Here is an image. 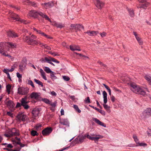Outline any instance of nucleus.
<instances>
[{
    "label": "nucleus",
    "instance_id": "obj_1",
    "mask_svg": "<svg viewBox=\"0 0 151 151\" xmlns=\"http://www.w3.org/2000/svg\"><path fill=\"white\" fill-rule=\"evenodd\" d=\"M130 89L134 93H138L143 96L146 94L145 91H148L147 88L146 87H140L137 86L136 84L131 83L130 84Z\"/></svg>",
    "mask_w": 151,
    "mask_h": 151
},
{
    "label": "nucleus",
    "instance_id": "obj_2",
    "mask_svg": "<svg viewBox=\"0 0 151 151\" xmlns=\"http://www.w3.org/2000/svg\"><path fill=\"white\" fill-rule=\"evenodd\" d=\"M38 15L45 18L46 20H48L51 22V20L49 17L47 15L41 12H37L35 10L31 11L27 14L29 17H34L35 18H37Z\"/></svg>",
    "mask_w": 151,
    "mask_h": 151
},
{
    "label": "nucleus",
    "instance_id": "obj_3",
    "mask_svg": "<svg viewBox=\"0 0 151 151\" xmlns=\"http://www.w3.org/2000/svg\"><path fill=\"white\" fill-rule=\"evenodd\" d=\"M37 38L36 36L34 35H32L29 39V41L28 42V44L29 45H35L38 44H42L40 41L35 40Z\"/></svg>",
    "mask_w": 151,
    "mask_h": 151
},
{
    "label": "nucleus",
    "instance_id": "obj_4",
    "mask_svg": "<svg viewBox=\"0 0 151 151\" xmlns=\"http://www.w3.org/2000/svg\"><path fill=\"white\" fill-rule=\"evenodd\" d=\"M10 16L13 20H16L17 21H19L25 24H26L28 23L27 22L24 20L21 19L19 18L18 15L14 13H12L10 14Z\"/></svg>",
    "mask_w": 151,
    "mask_h": 151
},
{
    "label": "nucleus",
    "instance_id": "obj_5",
    "mask_svg": "<svg viewBox=\"0 0 151 151\" xmlns=\"http://www.w3.org/2000/svg\"><path fill=\"white\" fill-rule=\"evenodd\" d=\"M29 89L28 88L21 87L18 88V93L21 95H25L29 92Z\"/></svg>",
    "mask_w": 151,
    "mask_h": 151
},
{
    "label": "nucleus",
    "instance_id": "obj_6",
    "mask_svg": "<svg viewBox=\"0 0 151 151\" xmlns=\"http://www.w3.org/2000/svg\"><path fill=\"white\" fill-rule=\"evenodd\" d=\"M139 3H142V4L139 5H137V8H143L145 9L148 5L149 3L144 0H137Z\"/></svg>",
    "mask_w": 151,
    "mask_h": 151
},
{
    "label": "nucleus",
    "instance_id": "obj_7",
    "mask_svg": "<svg viewBox=\"0 0 151 151\" xmlns=\"http://www.w3.org/2000/svg\"><path fill=\"white\" fill-rule=\"evenodd\" d=\"M103 96L104 103V104H103V106L105 109L107 110L109 108V107L106 104L107 102V94L106 92L104 91L103 92Z\"/></svg>",
    "mask_w": 151,
    "mask_h": 151
},
{
    "label": "nucleus",
    "instance_id": "obj_8",
    "mask_svg": "<svg viewBox=\"0 0 151 151\" xmlns=\"http://www.w3.org/2000/svg\"><path fill=\"white\" fill-rule=\"evenodd\" d=\"M85 136L86 138L87 137L89 139L94 141L97 140L99 139L103 138V136L101 135H97L95 137H92L88 134H85Z\"/></svg>",
    "mask_w": 151,
    "mask_h": 151
},
{
    "label": "nucleus",
    "instance_id": "obj_9",
    "mask_svg": "<svg viewBox=\"0 0 151 151\" xmlns=\"http://www.w3.org/2000/svg\"><path fill=\"white\" fill-rule=\"evenodd\" d=\"M133 139L136 143L137 144L136 145V146H147V145L145 143H140L139 140L137 138V136L135 135H133Z\"/></svg>",
    "mask_w": 151,
    "mask_h": 151
},
{
    "label": "nucleus",
    "instance_id": "obj_10",
    "mask_svg": "<svg viewBox=\"0 0 151 151\" xmlns=\"http://www.w3.org/2000/svg\"><path fill=\"white\" fill-rule=\"evenodd\" d=\"M144 119H146L149 116L151 115V108H149L147 109L142 113Z\"/></svg>",
    "mask_w": 151,
    "mask_h": 151
},
{
    "label": "nucleus",
    "instance_id": "obj_11",
    "mask_svg": "<svg viewBox=\"0 0 151 151\" xmlns=\"http://www.w3.org/2000/svg\"><path fill=\"white\" fill-rule=\"evenodd\" d=\"M6 34L8 37H10L16 38L18 37V34L13 31L9 30L6 32Z\"/></svg>",
    "mask_w": 151,
    "mask_h": 151
},
{
    "label": "nucleus",
    "instance_id": "obj_12",
    "mask_svg": "<svg viewBox=\"0 0 151 151\" xmlns=\"http://www.w3.org/2000/svg\"><path fill=\"white\" fill-rule=\"evenodd\" d=\"M40 96V93L33 92L30 94L29 97L32 99L38 100L39 99Z\"/></svg>",
    "mask_w": 151,
    "mask_h": 151
},
{
    "label": "nucleus",
    "instance_id": "obj_13",
    "mask_svg": "<svg viewBox=\"0 0 151 151\" xmlns=\"http://www.w3.org/2000/svg\"><path fill=\"white\" fill-rule=\"evenodd\" d=\"M17 118L19 121L22 120L23 122H25L27 119L26 115L23 114H19L17 116Z\"/></svg>",
    "mask_w": 151,
    "mask_h": 151
},
{
    "label": "nucleus",
    "instance_id": "obj_14",
    "mask_svg": "<svg viewBox=\"0 0 151 151\" xmlns=\"http://www.w3.org/2000/svg\"><path fill=\"white\" fill-rule=\"evenodd\" d=\"M52 131L51 128H46L42 131V133L44 135H48Z\"/></svg>",
    "mask_w": 151,
    "mask_h": 151
},
{
    "label": "nucleus",
    "instance_id": "obj_15",
    "mask_svg": "<svg viewBox=\"0 0 151 151\" xmlns=\"http://www.w3.org/2000/svg\"><path fill=\"white\" fill-rule=\"evenodd\" d=\"M94 3L96 7L99 9H101L104 5V3L100 0H97Z\"/></svg>",
    "mask_w": 151,
    "mask_h": 151
},
{
    "label": "nucleus",
    "instance_id": "obj_16",
    "mask_svg": "<svg viewBox=\"0 0 151 151\" xmlns=\"http://www.w3.org/2000/svg\"><path fill=\"white\" fill-rule=\"evenodd\" d=\"M43 68L45 71L47 73H50V76H54L56 74V73L51 71L50 69L48 67H45Z\"/></svg>",
    "mask_w": 151,
    "mask_h": 151
},
{
    "label": "nucleus",
    "instance_id": "obj_17",
    "mask_svg": "<svg viewBox=\"0 0 151 151\" xmlns=\"http://www.w3.org/2000/svg\"><path fill=\"white\" fill-rule=\"evenodd\" d=\"M27 63L26 62H22L19 66V71H22L25 69Z\"/></svg>",
    "mask_w": 151,
    "mask_h": 151
},
{
    "label": "nucleus",
    "instance_id": "obj_18",
    "mask_svg": "<svg viewBox=\"0 0 151 151\" xmlns=\"http://www.w3.org/2000/svg\"><path fill=\"white\" fill-rule=\"evenodd\" d=\"M21 105L23 106L25 109H27L29 108V106L27 104V103L29 102L27 101L21 100Z\"/></svg>",
    "mask_w": 151,
    "mask_h": 151
},
{
    "label": "nucleus",
    "instance_id": "obj_19",
    "mask_svg": "<svg viewBox=\"0 0 151 151\" xmlns=\"http://www.w3.org/2000/svg\"><path fill=\"white\" fill-rule=\"evenodd\" d=\"M85 33H87L89 35L91 36H93L96 35L97 34L99 33V32L98 31H88Z\"/></svg>",
    "mask_w": 151,
    "mask_h": 151
},
{
    "label": "nucleus",
    "instance_id": "obj_20",
    "mask_svg": "<svg viewBox=\"0 0 151 151\" xmlns=\"http://www.w3.org/2000/svg\"><path fill=\"white\" fill-rule=\"evenodd\" d=\"M60 123L61 124L63 125H66L68 126H69V123L67 119H62L61 120Z\"/></svg>",
    "mask_w": 151,
    "mask_h": 151
},
{
    "label": "nucleus",
    "instance_id": "obj_21",
    "mask_svg": "<svg viewBox=\"0 0 151 151\" xmlns=\"http://www.w3.org/2000/svg\"><path fill=\"white\" fill-rule=\"evenodd\" d=\"M70 50H71L72 51L81 50L80 49L79 47L76 45H70Z\"/></svg>",
    "mask_w": 151,
    "mask_h": 151
},
{
    "label": "nucleus",
    "instance_id": "obj_22",
    "mask_svg": "<svg viewBox=\"0 0 151 151\" xmlns=\"http://www.w3.org/2000/svg\"><path fill=\"white\" fill-rule=\"evenodd\" d=\"M14 68L12 67L10 69H5L3 70V72L5 73L7 76H10L9 72H12L14 70Z\"/></svg>",
    "mask_w": 151,
    "mask_h": 151
},
{
    "label": "nucleus",
    "instance_id": "obj_23",
    "mask_svg": "<svg viewBox=\"0 0 151 151\" xmlns=\"http://www.w3.org/2000/svg\"><path fill=\"white\" fill-rule=\"evenodd\" d=\"M95 122L98 124L104 127H106V125L102 122H101L99 120L96 118H95L94 119Z\"/></svg>",
    "mask_w": 151,
    "mask_h": 151
},
{
    "label": "nucleus",
    "instance_id": "obj_24",
    "mask_svg": "<svg viewBox=\"0 0 151 151\" xmlns=\"http://www.w3.org/2000/svg\"><path fill=\"white\" fill-rule=\"evenodd\" d=\"M54 26L58 28H62L64 27V25L61 23H57L56 22H54L53 24Z\"/></svg>",
    "mask_w": 151,
    "mask_h": 151
},
{
    "label": "nucleus",
    "instance_id": "obj_25",
    "mask_svg": "<svg viewBox=\"0 0 151 151\" xmlns=\"http://www.w3.org/2000/svg\"><path fill=\"white\" fill-rule=\"evenodd\" d=\"M11 130L13 136L19 135V133L18 130H17L15 128H12Z\"/></svg>",
    "mask_w": 151,
    "mask_h": 151
},
{
    "label": "nucleus",
    "instance_id": "obj_26",
    "mask_svg": "<svg viewBox=\"0 0 151 151\" xmlns=\"http://www.w3.org/2000/svg\"><path fill=\"white\" fill-rule=\"evenodd\" d=\"M6 104L10 108H13L14 106V104L11 100L8 101L6 103Z\"/></svg>",
    "mask_w": 151,
    "mask_h": 151
},
{
    "label": "nucleus",
    "instance_id": "obj_27",
    "mask_svg": "<svg viewBox=\"0 0 151 151\" xmlns=\"http://www.w3.org/2000/svg\"><path fill=\"white\" fill-rule=\"evenodd\" d=\"M32 113L35 116H38L39 113V109L37 108L34 109L32 111Z\"/></svg>",
    "mask_w": 151,
    "mask_h": 151
},
{
    "label": "nucleus",
    "instance_id": "obj_28",
    "mask_svg": "<svg viewBox=\"0 0 151 151\" xmlns=\"http://www.w3.org/2000/svg\"><path fill=\"white\" fill-rule=\"evenodd\" d=\"M49 57H45L44 58H42L40 59V61L42 63H48V61H50Z\"/></svg>",
    "mask_w": 151,
    "mask_h": 151
},
{
    "label": "nucleus",
    "instance_id": "obj_29",
    "mask_svg": "<svg viewBox=\"0 0 151 151\" xmlns=\"http://www.w3.org/2000/svg\"><path fill=\"white\" fill-rule=\"evenodd\" d=\"M42 5H45L47 7L51 8L53 6V3L52 2H49L47 3H45L44 4H42Z\"/></svg>",
    "mask_w": 151,
    "mask_h": 151
},
{
    "label": "nucleus",
    "instance_id": "obj_30",
    "mask_svg": "<svg viewBox=\"0 0 151 151\" xmlns=\"http://www.w3.org/2000/svg\"><path fill=\"white\" fill-rule=\"evenodd\" d=\"M8 46L9 47L12 48H14L16 47V45L15 43L11 42H8L7 43Z\"/></svg>",
    "mask_w": 151,
    "mask_h": 151
},
{
    "label": "nucleus",
    "instance_id": "obj_31",
    "mask_svg": "<svg viewBox=\"0 0 151 151\" xmlns=\"http://www.w3.org/2000/svg\"><path fill=\"white\" fill-rule=\"evenodd\" d=\"M98 63L101 65V69H103L105 70L107 68V66L106 65L104 64L101 62L100 61H98Z\"/></svg>",
    "mask_w": 151,
    "mask_h": 151
},
{
    "label": "nucleus",
    "instance_id": "obj_32",
    "mask_svg": "<svg viewBox=\"0 0 151 151\" xmlns=\"http://www.w3.org/2000/svg\"><path fill=\"white\" fill-rule=\"evenodd\" d=\"M78 138H79V142L81 143L83 142L84 140L85 139H86V136L85 135L84 136L82 135L81 136H79Z\"/></svg>",
    "mask_w": 151,
    "mask_h": 151
},
{
    "label": "nucleus",
    "instance_id": "obj_33",
    "mask_svg": "<svg viewBox=\"0 0 151 151\" xmlns=\"http://www.w3.org/2000/svg\"><path fill=\"white\" fill-rule=\"evenodd\" d=\"M84 27L82 25L80 24H76V28L75 29L80 30L81 29H83Z\"/></svg>",
    "mask_w": 151,
    "mask_h": 151
},
{
    "label": "nucleus",
    "instance_id": "obj_34",
    "mask_svg": "<svg viewBox=\"0 0 151 151\" xmlns=\"http://www.w3.org/2000/svg\"><path fill=\"white\" fill-rule=\"evenodd\" d=\"M129 12V14L131 17H133L134 15V11L133 10L129 9L128 10Z\"/></svg>",
    "mask_w": 151,
    "mask_h": 151
},
{
    "label": "nucleus",
    "instance_id": "obj_35",
    "mask_svg": "<svg viewBox=\"0 0 151 151\" xmlns=\"http://www.w3.org/2000/svg\"><path fill=\"white\" fill-rule=\"evenodd\" d=\"M30 37L27 36H24L23 37L24 41L28 44V42L29 41Z\"/></svg>",
    "mask_w": 151,
    "mask_h": 151
},
{
    "label": "nucleus",
    "instance_id": "obj_36",
    "mask_svg": "<svg viewBox=\"0 0 151 151\" xmlns=\"http://www.w3.org/2000/svg\"><path fill=\"white\" fill-rule=\"evenodd\" d=\"M145 78L148 81L150 84L151 85V77L150 76H145Z\"/></svg>",
    "mask_w": 151,
    "mask_h": 151
},
{
    "label": "nucleus",
    "instance_id": "obj_37",
    "mask_svg": "<svg viewBox=\"0 0 151 151\" xmlns=\"http://www.w3.org/2000/svg\"><path fill=\"white\" fill-rule=\"evenodd\" d=\"M49 60H50V61H52L57 63H59V62L57 60L50 57H49Z\"/></svg>",
    "mask_w": 151,
    "mask_h": 151
},
{
    "label": "nucleus",
    "instance_id": "obj_38",
    "mask_svg": "<svg viewBox=\"0 0 151 151\" xmlns=\"http://www.w3.org/2000/svg\"><path fill=\"white\" fill-rule=\"evenodd\" d=\"M40 45H41V46L42 47H44L45 48L48 50H51V48L50 46L47 45L46 44H43L42 43V44Z\"/></svg>",
    "mask_w": 151,
    "mask_h": 151
},
{
    "label": "nucleus",
    "instance_id": "obj_39",
    "mask_svg": "<svg viewBox=\"0 0 151 151\" xmlns=\"http://www.w3.org/2000/svg\"><path fill=\"white\" fill-rule=\"evenodd\" d=\"M73 108L75 109L76 111H77L79 113L81 112V110L79 109L78 106L76 105H74L73 106Z\"/></svg>",
    "mask_w": 151,
    "mask_h": 151
},
{
    "label": "nucleus",
    "instance_id": "obj_40",
    "mask_svg": "<svg viewBox=\"0 0 151 151\" xmlns=\"http://www.w3.org/2000/svg\"><path fill=\"white\" fill-rule=\"evenodd\" d=\"M11 87V86L9 84H8L6 86V91L9 94L10 93V90Z\"/></svg>",
    "mask_w": 151,
    "mask_h": 151
},
{
    "label": "nucleus",
    "instance_id": "obj_41",
    "mask_svg": "<svg viewBox=\"0 0 151 151\" xmlns=\"http://www.w3.org/2000/svg\"><path fill=\"white\" fill-rule=\"evenodd\" d=\"M34 81L37 84H38L39 85L41 86L42 87H43V85L42 83L40 81L35 79H34Z\"/></svg>",
    "mask_w": 151,
    "mask_h": 151
},
{
    "label": "nucleus",
    "instance_id": "obj_42",
    "mask_svg": "<svg viewBox=\"0 0 151 151\" xmlns=\"http://www.w3.org/2000/svg\"><path fill=\"white\" fill-rule=\"evenodd\" d=\"M136 39L137 40L139 44L140 45H142L143 44V42L141 40V39L139 37H137Z\"/></svg>",
    "mask_w": 151,
    "mask_h": 151
},
{
    "label": "nucleus",
    "instance_id": "obj_43",
    "mask_svg": "<svg viewBox=\"0 0 151 151\" xmlns=\"http://www.w3.org/2000/svg\"><path fill=\"white\" fill-rule=\"evenodd\" d=\"M56 101H55L53 103H52L50 101V103H49V104H50L52 107H55L56 106Z\"/></svg>",
    "mask_w": 151,
    "mask_h": 151
},
{
    "label": "nucleus",
    "instance_id": "obj_44",
    "mask_svg": "<svg viewBox=\"0 0 151 151\" xmlns=\"http://www.w3.org/2000/svg\"><path fill=\"white\" fill-rule=\"evenodd\" d=\"M28 83L33 88H34L35 86L32 81L31 80H28Z\"/></svg>",
    "mask_w": 151,
    "mask_h": 151
},
{
    "label": "nucleus",
    "instance_id": "obj_45",
    "mask_svg": "<svg viewBox=\"0 0 151 151\" xmlns=\"http://www.w3.org/2000/svg\"><path fill=\"white\" fill-rule=\"evenodd\" d=\"M63 79L65 81H68L70 79L69 77L68 76H63Z\"/></svg>",
    "mask_w": 151,
    "mask_h": 151
},
{
    "label": "nucleus",
    "instance_id": "obj_46",
    "mask_svg": "<svg viewBox=\"0 0 151 151\" xmlns=\"http://www.w3.org/2000/svg\"><path fill=\"white\" fill-rule=\"evenodd\" d=\"M42 101L45 103L48 104H49V103L50 102L48 99H42Z\"/></svg>",
    "mask_w": 151,
    "mask_h": 151
},
{
    "label": "nucleus",
    "instance_id": "obj_47",
    "mask_svg": "<svg viewBox=\"0 0 151 151\" xmlns=\"http://www.w3.org/2000/svg\"><path fill=\"white\" fill-rule=\"evenodd\" d=\"M42 36L45 37L46 38L48 39H52V37L44 33V34L42 35Z\"/></svg>",
    "mask_w": 151,
    "mask_h": 151
},
{
    "label": "nucleus",
    "instance_id": "obj_48",
    "mask_svg": "<svg viewBox=\"0 0 151 151\" xmlns=\"http://www.w3.org/2000/svg\"><path fill=\"white\" fill-rule=\"evenodd\" d=\"M37 132L35 130H32L31 132V135L33 136H34L36 135H37Z\"/></svg>",
    "mask_w": 151,
    "mask_h": 151
},
{
    "label": "nucleus",
    "instance_id": "obj_49",
    "mask_svg": "<svg viewBox=\"0 0 151 151\" xmlns=\"http://www.w3.org/2000/svg\"><path fill=\"white\" fill-rule=\"evenodd\" d=\"M100 35L101 37H105L106 35V33L104 32H103L102 33H100Z\"/></svg>",
    "mask_w": 151,
    "mask_h": 151
},
{
    "label": "nucleus",
    "instance_id": "obj_50",
    "mask_svg": "<svg viewBox=\"0 0 151 151\" xmlns=\"http://www.w3.org/2000/svg\"><path fill=\"white\" fill-rule=\"evenodd\" d=\"M98 111L104 116L106 115V112L104 111H103L99 109V110Z\"/></svg>",
    "mask_w": 151,
    "mask_h": 151
},
{
    "label": "nucleus",
    "instance_id": "obj_51",
    "mask_svg": "<svg viewBox=\"0 0 151 151\" xmlns=\"http://www.w3.org/2000/svg\"><path fill=\"white\" fill-rule=\"evenodd\" d=\"M39 71L40 72V73L41 76H45V73L42 69L40 68V69Z\"/></svg>",
    "mask_w": 151,
    "mask_h": 151
},
{
    "label": "nucleus",
    "instance_id": "obj_52",
    "mask_svg": "<svg viewBox=\"0 0 151 151\" xmlns=\"http://www.w3.org/2000/svg\"><path fill=\"white\" fill-rule=\"evenodd\" d=\"M85 102L86 103L88 104L90 103L91 102L90 99L88 97H87V99H85Z\"/></svg>",
    "mask_w": 151,
    "mask_h": 151
},
{
    "label": "nucleus",
    "instance_id": "obj_53",
    "mask_svg": "<svg viewBox=\"0 0 151 151\" xmlns=\"http://www.w3.org/2000/svg\"><path fill=\"white\" fill-rule=\"evenodd\" d=\"M2 54L5 56H7L10 58L11 57V56L9 55L8 54L6 53L5 51H4V52L3 53V54Z\"/></svg>",
    "mask_w": 151,
    "mask_h": 151
},
{
    "label": "nucleus",
    "instance_id": "obj_54",
    "mask_svg": "<svg viewBox=\"0 0 151 151\" xmlns=\"http://www.w3.org/2000/svg\"><path fill=\"white\" fill-rule=\"evenodd\" d=\"M147 133L148 136H151V130L149 129V131H148L147 132Z\"/></svg>",
    "mask_w": 151,
    "mask_h": 151
},
{
    "label": "nucleus",
    "instance_id": "obj_55",
    "mask_svg": "<svg viewBox=\"0 0 151 151\" xmlns=\"http://www.w3.org/2000/svg\"><path fill=\"white\" fill-rule=\"evenodd\" d=\"M110 99L113 102H114L115 101V99L113 96H112L110 97Z\"/></svg>",
    "mask_w": 151,
    "mask_h": 151
},
{
    "label": "nucleus",
    "instance_id": "obj_56",
    "mask_svg": "<svg viewBox=\"0 0 151 151\" xmlns=\"http://www.w3.org/2000/svg\"><path fill=\"white\" fill-rule=\"evenodd\" d=\"M12 130H9V131H7V133H8V134H9L10 136H11V137H12V136H13L12 135Z\"/></svg>",
    "mask_w": 151,
    "mask_h": 151
},
{
    "label": "nucleus",
    "instance_id": "obj_57",
    "mask_svg": "<svg viewBox=\"0 0 151 151\" xmlns=\"http://www.w3.org/2000/svg\"><path fill=\"white\" fill-rule=\"evenodd\" d=\"M52 55L54 56L59 55H58V53L55 52H52Z\"/></svg>",
    "mask_w": 151,
    "mask_h": 151
},
{
    "label": "nucleus",
    "instance_id": "obj_58",
    "mask_svg": "<svg viewBox=\"0 0 151 151\" xmlns=\"http://www.w3.org/2000/svg\"><path fill=\"white\" fill-rule=\"evenodd\" d=\"M50 94L52 95L55 96H56L57 95V94L54 91H51Z\"/></svg>",
    "mask_w": 151,
    "mask_h": 151
},
{
    "label": "nucleus",
    "instance_id": "obj_59",
    "mask_svg": "<svg viewBox=\"0 0 151 151\" xmlns=\"http://www.w3.org/2000/svg\"><path fill=\"white\" fill-rule=\"evenodd\" d=\"M103 84L108 91H109V90H110V89L109 88V87L108 86L106 85L105 84Z\"/></svg>",
    "mask_w": 151,
    "mask_h": 151
},
{
    "label": "nucleus",
    "instance_id": "obj_60",
    "mask_svg": "<svg viewBox=\"0 0 151 151\" xmlns=\"http://www.w3.org/2000/svg\"><path fill=\"white\" fill-rule=\"evenodd\" d=\"M7 114L10 116H11V117H13V114L12 113H11V112H7Z\"/></svg>",
    "mask_w": 151,
    "mask_h": 151
},
{
    "label": "nucleus",
    "instance_id": "obj_61",
    "mask_svg": "<svg viewBox=\"0 0 151 151\" xmlns=\"http://www.w3.org/2000/svg\"><path fill=\"white\" fill-rule=\"evenodd\" d=\"M133 34L135 36L136 38L137 37H139L137 35V33L136 32L134 31L133 32Z\"/></svg>",
    "mask_w": 151,
    "mask_h": 151
},
{
    "label": "nucleus",
    "instance_id": "obj_62",
    "mask_svg": "<svg viewBox=\"0 0 151 151\" xmlns=\"http://www.w3.org/2000/svg\"><path fill=\"white\" fill-rule=\"evenodd\" d=\"M38 34H40L42 36L43 34H44V32H42L41 30H39L38 32Z\"/></svg>",
    "mask_w": 151,
    "mask_h": 151
},
{
    "label": "nucleus",
    "instance_id": "obj_63",
    "mask_svg": "<svg viewBox=\"0 0 151 151\" xmlns=\"http://www.w3.org/2000/svg\"><path fill=\"white\" fill-rule=\"evenodd\" d=\"M42 126L41 124H38L36 125V129H38L39 128L41 127Z\"/></svg>",
    "mask_w": 151,
    "mask_h": 151
},
{
    "label": "nucleus",
    "instance_id": "obj_64",
    "mask_svg": "<svg viewBox=\"0 0 151 151\" xmlns=\"http://www.w3.org/2000/svg\"><path fill=\"white\" fill-rule=\"evenodd\" d=\"M21 106H22V105H21V104H20V103L17 102V103L16 107V108L19 107H20Z\"/></svg>",
    "mask_w": 151,
    "mask_h": 151
}]
</instances>
